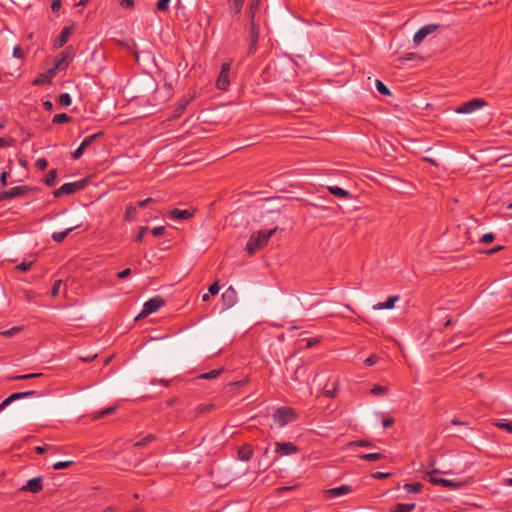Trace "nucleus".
<instances>
[{"label":"nucleus","mask_w":512,"mask_h":512,"mask_svg":"<svg viewBox=\"0 0 512 512\" xmlns=\"http://www.w3.org/2000/svg\"><path fill=\"white\" fill-rule=\"evenodd\" d=\"M299 451V448L292 442H276L275 452L280 455H292Z\"/></svg>","instance_id":"nucleus-11"},{"label":"nucleus","mask_w":512,"mask_h":512,"mask_svg":"<svg viewBox=\"0 0 512 512\" xmlns=\"http://www.w3.org/2000/svg\"><path fill=\"white\" fill-rule=\"evenodd\" d=\"M399 296H389L385 302H379L373 306L374 310L392 309Z\"/></svg>","instance_id":"nucleus-20"},{"label":"nucleus","mask_w":512,"mask_h":512,"mask_svg":"<svg viewBox=\"0 0 512 512\" xmlns=\"http://www.w3.org/2000/svg\"><path fill=\"white\" fill-rule=\"evenodd\" d=\"M319 342H320L319 338H309V339H307L306 347L307 348H312L315 345H317Z\"/></svg>","instance_id":"nucleus-60"},{"label":"nucleus","mask_w":512,"mask_h":512,"mask_svg":"<svg viewBox=\"0 0 512 512\" xmlns=\"http://www.w3.org/2000/svg\"><path fill=\"white\" fill-rule=\"evenodd\" d=\"M193 215H194V212H193V211H191V210H188V209L181 210V209H178V208L173 209V210H172V211H170V213H169L170 218H172V219H174V220H185V219H189V218H191Z\"/></svg>","instance_id":"nucleus-16"},{"label":"nucleus","mask_w":512,"mask_h":512,"mask_svg":"<svg viewBox=\"0 0 512 512\" xmlns=\"http://www.w3.org/2000/svg\"><path fill=\"white\" fill-rule=\"evenodd\" d=\"M261 4V0H250L249 8H248V16L249 19H255V14L259 9Z\"/></svg>","instance_id":"nucleus-28"},{"label":"nucleus","mask_w":512,"mask_h":512,"mask_svg":"<svg viewBox=\"0 0 512 512\" xmlns=\"http://www.w3.org/2000/svg\"><path fill=\"white\" fill-rule=\"evenodd\" d=\"M131 275V269L130 268H127V269H124L122 271H120L118 274H117V277L119 279H125L127 277H129Z\"/></svg>","instance_id":"nucleus-58"},{"label":"nucleus","mask_w":512,"mask_h":512,"mask_svg":"<svg viewBox=\"0 0 512 512\" xmlns=\"http://www.w3.org/2000/svg\"><path fill=\"white\" fill-rule=\"evenodd\" d=\"M349 446L373 447L374 444L368 440L360 439V440L350 442Z\"/></svg>","instance_id":"nucleus-38"},{"label":"nucleus","mask_w":512,"mask_h":512,"mask_svg":"<svg viewBox=\"0 0 512 512\" xmlns=\"http://www.w3.org/2000/svg\"><path fill=\"white\" fill-rule=\"evenodd\" d=\"M71 117L66 114V113H60V114H56L54 115L53 119H52V122L54 124H63V123H68L71 121Z\"/></svg>","instance_id":"nucleus-32"},{"label":"nucleus","mask_w":512,"mask_h":512,"mask_svg":"<svg viewBox=\"0 0 512 512\" xmlns=\"http://www.w3.org/2000/svg\"><path fill=\"white\" fill-rule=\"evenodd\" d=\"M56 75V68H50L47 71L40 73L33 81L34 86H42L45 84H51L52 79Z\"/></svg>","instance_id":"nucleus-12"},{"label":"nucleus","mask_w":512,"mask_h":512,"mask_svg":"<svg viewBox=\"0 0 512 512\" xmlns=\"http://www.w3.org/2000/svg\"><path fill=\"white\" fill-rule=\"evenodd\" d=\"M9 173L6 171H3L0 175V183L3 187L7 186V180H8Z\"/></svg>","instance_id":"nucleus-61"},{"label":"nucleus","mask_w":512,"mask_h":512,"mask_svg":"<svg viewBox=\"0 0 512 512\" xmlns=\"http://www.w3.org/2000/svg\"><path fill=\"white\" fill-rule=\"evenodd\" d=\"M219 290H220V286H219L218 281H215L212 285L209 286V289H208V291L211 295L218 294Z\"/></svg>","instance_id":"nucleus-53"},{"label":"nucleus","mask_w":512,"mask_h":512,"mask_svg":"<svg viewBox=\"0 0 512 512\" xmlns=\"http://www.w3.org/2000/svg\"><path fill=\"white\" fill-rule=\"evenodd\" d=\"M422 488H423V485L420 482L406 483L404 485V489L408 493H419V492H421Z\"/></svg>","instance_id":"nucleus-30"},{"label":"nucleus","mask_w":512,"mask_h":512,"mask_svg":"<svg viewBox=\"0 0 512 512\" xmlns=\"http://www.w3.org/2000/svg\"><path fill=\"white\" fill-rule=\"evenodd\" d=\"M61 7V1L60 0H52V3H51V9L53 12H56L60 9Z\"/></svg>","instance_id":"nucleus-64"},{"label":"nucleus","mask_w":512,"mask_h":512,"mask_svg":"<svg viewBox=\"0 0 512 512\" xmlns=\"http://www.w3.org/2000/svg\"><path fill=\"white\" fill-rule=\"evenodd\" d=\"M495 239V235L493 233H486L484 234L481 239H480V242L483 243V244H489L491 243L493 240Z\"/></svg>","instance_id":"nucleus-47"},{"label":"nucleus","mask_w":512,"mask_h":512,"mask_svg":"<svg viewBox=\"0 0 512 512\" xmlns=\"http://www.w3.org/2000/svg\"><path fill=\"white\" fill-rule=\"evenodd\" d=\"M88 146H90L88 141L83 140L80 146L71 154V157L75 160L79 159Z\"/></svg>","instance_id":"nucleus-31"},{"label":"nucleus","mask_w":512,"mask_h":512,"mask_svg":"<svg viewBox=\"0 0 512 512\" xmlns=\"http://www.w3.org/2000/svg\"><path fill=\"white\" fill-rule=\"evenodd\" d=\"M155 440V435L153 434H148L146 435L144 438L140 439L139 441L135 442L134 443V446L135 447H143L145 446L146 444L152 442Z\"/></svg>","instance_id":"nucleus-37"},{"label":"nucleus","mask_w":512,"mask_h":512,"mask_svg":"<svg viewBox=\"0 0 512 512\" xmlns=\"http://www.w3.org/2000/svg\"><path fill=\"white\" fill-rule=\"evenodd\" d=\"M116 409H117L116 406H111V407H107L101 411L95 412V413H93V419L97 420V419L106 417L108 415H111L116 411Z\"/></svg>","instance_id":"nucleus-26"},{"label":"nucleus","mask_w":512,"mask_h":512,"mask_svg":"<svg viewBox=\"0 0 512 512\" xmlns=\"http://www.w3.org/2000/svg\"><path fill=\"white\" fill-rule=\"evenodd\" d=\"M378 362V357L375 355H370L367 359H365L364 364L367 367L373 366Z\"/></svg>","instance_id":"nucleus-51"},{"label":"nucleus","mask_w":512,"mask_h":512,"mask_svg":"<svg viewBox=\"0 0 512 512\" xmlns=\"http://www.w3.org/2000/svg\"><path fill=\"white\" fill-rule=\"evenodd\" d=\"M439 25L437 24H428L421 27L414 35L413 42L416 45H419L429 34L436 31Z\"/></svg>","instance_id":"nucleus-10"},{"label":"nucleus","mask_w":512,"mask_h":512,"mask_svg":"<svg viewBox=\"0 0 512 512\" xmlns=\"http://www.w3.org/2000/svg\"><path fill=\"white\" fill-rule=\"evenodd\" d=\"M212 408H213L212 404H209V405L201 404L197 407L196 411H197V414H202V413H206V412L210 411Z\"/></svg>","instance_id":"nucleus-52"},{"label":"nucleus","mask_w":512,"mask_h":512,"mask_svg":"<svg viewBox=\"0 0 512 512\" xmlns=\"http://www.w3.org/2000/svg\"><path fill=\"white\" fill-rule=\"evenodd\" d=\"M82 224H76L75 226H72L70 228H67L66 230L64 231H60V232H54L52 233V239L53 241L57 242V243H61L62 241L65 240V238L75 229L81 227Z\"/></svg>","instance_id":"nucleus-19"},{"label":"nucleus","mask_w":512,"mask_h":512,"mask_svg":"<svg viewBox=\"0 0 512 512\" xmlns=\"http://www.w3.org/2000/svg\"><path fill=\"white\" fill-rule=\"evenodd\" d=\"M222 371H223V369H213L207 373L200 375L199 378L205 379V380H211V379L217 378L221 374Z\"/></svg>","instance_id":"nucleus-34"},{"label":"nucleus","mask_w":512,"mask_h":512,"mask_svg":"<svg viewBox=\"0 0 512 512\" xmlns=\"http://www.w3.org/2000/svg\"><path fill=\"white\" fill-rule=\"evenodd\" d=\"M376 84V89L377 91L381 94V95H385V96H388L391 94L389 88L381 81V80H376L375 82Z\"/></svg>","instance_id":"nucleus-35"},{"label":"nucleus","mask_w":512,"mask_h":512,"mask_svg":"<svg viewBox=\"0 0 512 512\" xmlns=\"http://www.w3.org/2000/svg\"><path fill=\"white\" fill-rule=\"evenodd\" d=\"M36 167L39 169V170H45L48 166V161L45 159V158H39L36 160V163H35Z\"/></svg>","instance_id":"nucleus-48"},{"label":"nucleus","mask_w":512,"mask_h":512,"mask_svg":"<svg viewBox=\"0 0 512 512\" xmlns=\"http://www.w3.org/2000/svg\"><path fill=\"white\" fill-rule=\"evenodd\" d=\"M19 331H20L19 327H13L9 330L1 331L0 335L3 337H12V336L16 335Z\"/></svg>","instance_id":"nucleus-42"},{"label":"nucleus","mask_w":512,"mask_h":512,"mask_svg":"<svg viewBox=\"0 0 512 512\" xmlns=\"http://www.w3.org/2000/svg\"><path fill=\"white\" fill-rule=\"evenodd\" d=\"M42 375H43L42 373L23 374V375L15 376V377H13L11 379L12 380H28V379H33V378L41 377Z\"/></svg>","instance_id":"nucleus-39"},{"label":"nucleus","mask_w":512,"mask_h":512,"mask_svg":"<svg viewBox=\"0 0 512 512\" xmlns=\"http://www.w3.org/2000/svg\"><path fill=\"white\" fill-rule=\"evenodd\" d=\"M171 0H158L157 1V10L160 12H165L169 8V3Z\"/></svg>","instance_id":"nucleus-41"},{"label":"nucleus","mask_w":512,"mask_h":512,"mask_svg":"<svg viewBox=\"0 0 512 512\" xmlns=\"http://www.w3.org/2000/svg\"><path fill=\"white\" fill-rule=\"evenodd\" d=\"M387 390L388 389L385 386L375 385L372 388L371 393L374 395H382V394H385L387 392Z\"/></svg>","instance_id":"nucleus-44"},{"label":"nucleus","mask_w":512,"mask_h":512,"mask_svg":"<svg viewBox=\"0 0 512 512\" xmlns=\"http://www.w3.org/2000/svg\"><path fill=\"white\" fill-rule=\"evenodd\" d=\"M352 491V487L350 485H341L335 488L325 490V495L328 498H337L342 495H346Z\"/></svg>","instance_id":"nucleus-14"},{"label":"nucleus","mask_w":512,"mask_h":512,"mask_svg":"<svg viewBox=\"0 0 512 512\" xmlns=\"http://www.w3.org/2000/svg\"><path fill=\"white\" fill-rule=\"evenodd\" d=\"M30 190L28 186H15L7 191H0V202L24 196L30 192Z\"/></svg>","instance_id":"nucleus-8"},{"label":"nucleus","mask_w":512,"mask_h":512,"mask_svg":"<svg viewBox=\"0 0 512 512\" xmlns=\"http://www.w3.org/2000/svg\"><path fill=\"white\" fill-rule=\"evenodd\" d=\"M152 234L156 237L162 236L166 232V228L164 226H157L152 229Z\"/></svg>","instance_id":"nucleus-50"},{"label":"nucleus","mask_w":512,"mask_h":512,"mask_svg":"<svg viewBox=\"0 0 512 512\" xmlns=\"http://www.w3.org/2000/svg\"><path fill=\"white\" fill-rule=\"evenodd\" d=\"M245 0H229L228 6L232 15H239L242 11Z\"/></svg>","instance_id":"nucleus-22"},{"label":"nucleus","mask_w":512,"mask_h":512,"mask_svg":"<svg viewBox=\"0 0 512 512\" xmlns=\"http://www.w3.org/2000/svg\"><path fill=\"white\" fill-rule=\"evenodd\" d=\"M103 135V132H98L95 134H92L90 136H87L84 140L88 141V144L91 145V143L96 140L97 138L101 137Z\"/></svg>","instance_id":"nucleus-57"},{"label":"nucleus","mask_w":512,"mask_h":512,"mask_svg":"<svg viewBox=\"0 0 512 512\" xmlns=\"http://www.w3.org/2000/svg\"><path fill=\"white\" fill-rule=\"evenodd\" d=\"M136 216L137 208L132 204L127 205L124 214L125 221L131 222L136 218Z\"/></svg>","instance_id":"nucleus-25"},{"label":"nucleus","mask_w":512,"mask_h":512,"mask_svg":"<svg viewBox=\"0 0 512 512\" xmlns=\"http://www.w3.org/2000/svg\"><path fill=\"white\" fill-rule=\"evenodd\" d=\"M358 457L364 461L374 462V461L383 459L384 455L381 453L375 452V453H368V454H360Z\"/></svg>","instance_id":"nucleus-27"},{"label":"nucleus","mask_w":512,"mask_h":512,"mask_svg":"<svg viewBox=\"0 0 512 512\" xmlns=\"http://www.w3.org/2000/svg\"><path fill=\"white\" fill-rule=\"evenodd\" d=\"M56 179H57V170L56 169H51L47 173V175L45 176L44 183L47 186L52 187V186L55 185Z\"/></svg>","instance_id":"nucleus-29"},{"label":"nucleus","mask_w":512,"mask_h":512,"mask_svg":"<svg viewBox=\"0 0 512 512\" xmlns=\"http://www.w3.org/2000/svg\"><path fill=\"white\" fill-rule=\"evenodd\" d=\"M12 402H14V401L10 399V396H8L7 398H5V399L0 403V412H1L2 410H4L8 405H10Z\"/></svg>","instance_id":"nucleus-62"},{"label":"nucleus","mask_w":512,"mask_h":512,"mask_svg":"<svg viewBox=\"0 0 512 512\" xmlns=\"http://www.w3.org/2000/svg\"><path fill=\"white\" fill-rule=\"evenodd\" d=\"M165 304L164 299L161 296H155L146 301L143 305V309L140 314L136 317V319L140 317H146L154 312H156L159 308H161Z\"/></svg>","instance_id":"nucleus-6"},{"label":"nucleus","mask_w":512,"mask_h":512,"mask_svg":"<svg viewBox=\"0 0 512 512\" xmlns=\"http://www.w3.org/2000/svg\"><path fill=\"white\" fill-rule=\"evenodd\" d=\"M254 451L250 444H244L238 449L237 456L241 461H248L253 457Z\"/></svg>","instance_id":"nucleus-17"},{"label":"nucleus","mask_w":512,"mask_h":512,"mask_svg":"<svg viewBox=\"0 0 512 512\" xmlns=\"http://www.w3.org/2000/svg\"><path fill=\"white\" fill-rule=\"evenodd\" d=\"M148 230V227L147 226H143L139 229V232L137 233L136 237H135V241L136 242H141L143 240V237L146 233V231Z\"/></svg>","instance_id":"nucleus-54"},{"label":"nucleus","mask_w":512,"mask_h":512,"mask_svg":"<svg viewBox=\"0 0 512 512\" xmlns=\"http://www.w3.org/2000/svg\"><path fill=\"white\" fill-rule=\"evenodd\" d=\"M374 479H385L390 476V473L387 472H375L371 475Z\"/></svg>","instance_id":"nucleus-59"},{"label":"nucleus","mask_w":512,"mask_h":512,"mask_svg":"<svg viewBox=\"0 0 512 512\" xmlns=\"http://www.w3.org/2000/svg\"><path fill=\"white\" fill-rule=\"evenodd\" d=\"M88 184L86 179L64 183L60 188L54 190L53 195L55 198H59L63 195H69L83 190Z\"/></svg>","instance_id":"nucleus-2"},{"label":"nucleus","mask_w":512,"mask_h":512,"mask_svg":"<svg viewBox=\"0 0 512 512\" xmlns=\"http://www.w3.org/2000/svg\"><path fill=\"white\" fill-rule=\"evenodd\" d=\"M68 66L66 62V57L64 53H61L59 57L56 59L55 66L53 68H56V72L58 70H63Z\"/></svg>","instance_id":"nucleus-33"},{"label":"nucleus","mask_w":512,"mask_h":512,"mask_svg":"<svg viewBox=\"0 0 512 512\" xmlns=\"http://www.w3.org/2000/svg\"><path fill=\"white\" fill-rule=\"evenodd\" d=\"M58 102L60 105L68 107L72 103L71 96L68 93H62L58 97Z\"/></svg>","instance_id":"nucleus-36"},{"label":"nucleus","mask_w":512,"mask_h":512,"mask_svg":"<svg viewBox=\"0 0 512 512\" xmlns=\"http://www.w3.org/2000/svg\"><path fill=\"white\" fill-rule=\"evenodd\" d=\"M216 85H217V88L220 90H223V91L227 90L229 87V75L219 73Z\"/></svg>","instance_id":"nucleus-24"},{"label":"nucleus","mask_w":512,"mask_h":512,"mask_svg":"<svg viewBox=\"0 0 512 512\" xmlns=\"http://www.w3.org/2000/svg\"><path fill=\"white\" fill-rule=\"evenodd\" d=\"M71 33H72L71 27H69V26L64 27L62 29V31L60 32V34L58 35V37L55 39L54 47L61 48L62 46H64L66 44V42L68 41Z\"/></svg>","instance_id":"nucleus-15"},{"label":"nucleus","mask_w":512,"mask_h":512,"mask_svg":"<svg viewBox=\"0 0 512 512\" xmlns=\"http://www.w3.org/2000/svg\"><path fill=\"white\" fill-rule=\"evenodd\" d=\"M222 307L227 310L237 303V292L230 286L221 295Z\"/></svg>","instance_id":"nucleus-9"},{"label":"nucleus","mask_w":512,"mask_h":512,"mask_svg":"<svg viewBox=\"0 0 512 512\" xmlns=\"http://www.w3.org/2000/svg\"><path fill=\"white\" fill-rule=\"evenodd\" d=\"M61 285H62V280H56V281L54 282L53 287H52V289H51V295H52L53 297L58 296Z\"/></svg>","instance_id":"nucleus-45"},{"label":"nucleus","mask_w":512,"mask_h":512,"mask_svg":"<svg viewBox=\"0 0 512 512\" xmlns=\"http://www.w3.org/2000/svg\"><path fill=\"white\" fill-rule=\"evenodd\" d=\"M13 143L12 138H0V148L11 146Z\"/></svg>","instance_id":"nucleus-56"},{"label":"nucleus","mask_w":512,"mask_h":512,"mask_svg":"<svg viewBox=\"0 0 512 512\" xmlns=\"http://www.w3.org/2000/svg\"><path fill=\"white\" fill-rule=\"evenodd\" d=\"M440 471L438 470H432L425 474V479H427L429 482H431L434 485H439L445 488H451L456 489L460 488L462 484L460 482L444 479L439 476Z\"/></svg>","instance_id":"nucleus-4"},{"label":"nucleus","mask_w":512,"mask_h":512,"mask_svg":"<svg viewBox=\"0 0 512 512\" xmlns=\"http://www.w3.org/2000/svg\"><path fill=\"white\" fill-rule=\"evenodd\" d=\"M72 464H73V461H59V462H56L55 464H53V469L54 470L65 469V468H68L69 466H71Z\"/></svg>","instance_id":"nucleus-40"},{"label":"nucleus","mask_w":512,"mask_h":512,"mask_svg":"<svg viewBox=\"0 0 512 512\" xmlns=\"http://www.w3.org/2000/svg\"><path fill=\"white\" fill-rule=\"evenodd\" d=\"M277 227L267 231H257L251 234L247 244L246 251L249 255L255 254L258 250L267 245L269 239L275 234Z\"/></svg>","instance_id":"nucleus-1"},{"label":"nucleus","mask_w":512,"mask_h":512,"mask_svg":"<svg viewBox=\"0 0 512 512\" xmlns=\"http://www.w3.org/2000/svg\"><path fill=\"white\" fill-rule=\"evenodd\" d=\"M415 508V503L406 504V503H397L393 505L390 509L391 512H411Z\"/></svg>","instance_id":"nucleus-23"},{"label":"nucleus","mask_w":512,"mask_h":512,"mask_svg":"<svg viewBox=\"0 0 512 512\" xmlns=\"http://www.w3.org/2000/svg\"><path fill=\"white\" fill-rule=\"evenodd\" d=\"M488 105L483 98H473L455 108L457 114H470Z\"/></svg>","instance_id":"nucleus-3"},{"label":"nucleus","mask_w":512,"mask_h":512,"mask_svg":"<svg viewBox=\"0 0 512 512\" xmlns=\"http://www.w3.org/2000/svg\"><path fill=\"white\" fill-rule=\"evenodd\" d=\"M336 390H337V385L335 383H333V386L331 389H325L324 390V395L326 397H329V398H334L335 395H336Z\"/></svg>","instance_id":"nucleus-49"},{"label":"nucleus","mask_w":512,"mask_h":512,"mask_svg":"<svg viewBox=\"0 0 512 512\" xmlns=\"http://www.w3.org/2000/svg\"><path fill=\"white\" fill-rule=\"evenodd\" d=\"M32 264H33L32 262H22L16 266V269L21 272H27L31 269Z\"/></svg>","instance_id":"nucleus-46"},{"label":"nucleus","mask_w":512,"mask_h":512,"mask_svg":"<svg viewBox=\"0 0 512 512\" xmlns=\"http://www.w3.org/2000/svg\"><path fill=\"white\" fill-rule=\"evenodd\" d=\"M274 421L283 427L296 420L295 411L289 407H280L273 414Z\"/></svg>","instance_id":"nucleus-5"},{"label":"nucleus","mask_w":512,"mask_h":512,"mask_svg":"<svg viewBox=\"0 0 512 512\" xmlns=\"http://www.w3.org/2000/svg\"><path fill=\"white\" fill-rule=\"evenodd\" d=\"M260 28L255 23L254 19H250V30H249V47L248 54L252 55L257 51V43L259 40Z\"/></svg>","instance_id":"nucleus-7"},{"label":"nucleus","mask_w":512,"mask_h":512,"mask_svg":"<svg viewBox=\"0 0 512 512\" xmlns=\"http://www.w3.org/2000/svg\"><path fill=\"white\" fill-rule=\"evenodd\" d=\"M13 56L16 58H22L24 56V53L20 47L16 46L13 49Z\"/></svg>","instance_id":"nucleus-63"},{"label":"nucleus","mask_w":512,"mask_h":512,"mask_svg":"<svg viewBox=\"0 0 512 512\" xmlns=\"http://www.w3.org/2000/svg\"><path fill=\"white\" fill-rule=\"evenodd\" d=\"M327 189L335 197L344 198V199L352 198L350 192L345 190V189H343V188H341V187H338V186H328Z\"/></svg>","instance_id":"nucleus-21"},{"label":"nucleus","mask_w":512,"mask_h":512,"mask_svg":"<svg viewBox=\"0 0 512 512\" xmlns=\"http://www.w3.org/2000/svg\"><path fill=\"white\" fill-rule=\"evenodd\" d=\"M189 102H190L189 99H185V98L181 99L179 101V103L177 104L176 108L174 109L173 114L171 115L170 119L176 120L179 117H181L183 115L184 111L186 110Z\"/></svg>","instance_id":"nucleus-18"},{"label":"nucleus","mask_w":512,"mask_h":512,"mask_svg":"<svg viewBox=\"0 0 512 512\" xmlns=\"http://www.w3.org/2000/svg\"><path fill=\"white\" fill-rule=\"evenodd\" d=\"M495 425L500 429H503L509 433H512V424L511 423L499 421V422H496Z\"/></svg>","instance_id":"nucleus-43"},{"label":"nucleus","mask_w":512,"mask_h":512,"mask_svg":"<svg viewBox=\"0 0 512 512\" xmlns=\"http://www.w3.org/2000/svg\"><path fill=\"white\" fill-rule=\"evenodd\" d=\"M120 5L125 9H132L134 7V0H120Z\"/></svg>","instance_id":"nucleus-55"},{"label":"nucleus","mask_w":512,"mask_h":512,"mask_svg":"<svg viewBox=\"0 0 512 512\" xmlns=\"http://www.w3.org/2000/svg\"><path fill=\"white\" fill-rule=\"evenodd\" d=\"M22 491H28L31 493H39L43 490V479L42 477H34L21 488Z\"/></svg>","instance_id":"nucleus-13"}]
</instances>
